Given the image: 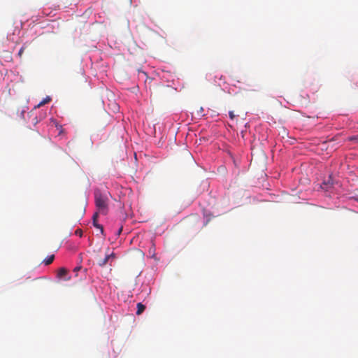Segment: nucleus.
Listing matches in <instances>:
<instances>
[{"mask_svg":"<svg viewBox=\"0 0 358 358\" xmlns=\"http://www.w3.org/2000/svg\"><path fill=\"white\" fill-rule=\"evenodd\" d=\"M357 201H358V199H357Z\"/></svg>","mask_w":358,"mask_h":358,"instance_id":"obj_14","label":"nucleus"},{"mask_svg":"<svg viewBox=\"0 0 358 358\" xmlns=\"http://www.w3.org/2000/svg\"><path fill=\"white\" fill-rule=\"evenodd\" d=\"M51 100V99L49 97V96H47L46 98H45L43 101H41L38 104V107H40V106H42L46 103H48V102H50Z\"/></svg>","mask_w":358,"mask_h":358,"instance_id":"obj_7","label":"nucleus"},{"mask_svg":"<svg viewBox=\"0 0 358 358\" xmlns=\"http://www.w3.org/2000/svg\"><path fill=\"white\" fill-rule=\"evenodd\" d=\"M229 115L230 119H231V120H234L235 117V115L233 111H229Z\"/></svg>","mask_w":358,"mask_h":358,"instance_id":"obj_8","label":"nucleus"},{"mask_svg":"<svg viewBox=\"0 0 358 358\" xmlns=\"http://www.w3.org/2000/svg\"><path fill=\"white\" fill-rule=\"evenodd\" d=\"M23 52H24V48H22L19 50L18 55H19L20 56H21V55H22Z\"/></svg>","mask_w":358,"mask_h":358,"instance_id":"obj_11","label":"nucleus"},{"mask_svg":"<svg viewBox=\"0 0 358 358\" xmlns=\"http://www.w3.org/2000/svg\"><path fill=\"white\" fill-rule=\"evenodd\" d=\"M93 225H94V227H96V229H99L100 232L101 233V234L104 236V234H103V232H104L103 227L101 224H99L97 222V221L94 220V222H93Z\"/></svg>","mask_w":358,"mask_h":358,"instance_id":"obj_5","label":"nucleus"},{"mask_svg":"<svg viewBox=\"0 0 358 358\" xmlns=\"http://www.w3.org/2000/svg\"><path fill=\"white\" fill-rule=\"evenodd\" d=\"M68 274V271L65 268H60L58 271L57 276L58 278H63L64 280H69L70 278H66Z\"/></svg>","mask_w":358,"mask_h":358,"instance_id":"obj_3","label":"nucleus"},{"mask_svg":"<svg viewBox=\"0 0 358 358\" xmlns=\"http://www.w3.org/2000/svg\"><path fill=\"white\" fill-rule=\"evenodd\" d=\"M122 227H121L118 231H117V235H120L121 233H122Z\"/></svg>","mask_w":358,"mask_h":358,"instance_id":"obj_12","label":"nucleus"},{"mask_svg":"<svg viewBox=\"0 0 358 358\" xmlns=\"http://www.w3.org/2000/svg\"><path fill=\"white\" fill-rule=\"evenodd\" d=\"M76 234H78L80 236H82V235H83V231H82L81 230H78H78H76Z\"/></svg>","mask_w":358,"mask_h":358,"instance_id":"obj_10","label":"nucleus"},{"mask_svg":"<svg viewBox=\"0 0 358 358\" xmlns=\"http://www.w3.org/2000/svg\"><path fill=\"white\" fill-rule=\"evenodd\" d=\"M145 309V306L142 304L141 303H137V311H136V314L138 315H141Z\"/></svg>","mask_w":358,"mask_h":358,"instance_id":"obj_4","label":"nucleus"},{"mask_svg":"<svg viewBox=\"0 0 358 358\" xmlns=\"http://www.w3.org/2000/svg\"><path fill=\"white\" fill-rule=\"evenodd\" d=\"M115 259V254L113 252L110 253V254H106V257L103 259H101L99 261L98 264L100 266H104L108 264V262L110 259Z\"/></svg>","mask_w":358,"mask_h":358,"instance_id":"obj_2","label":"nucleus"},{"mask_svg":"<svg viewBox=\"0 0 358 358\" xmlns=\"http://www.w3.org/2000/svg\"><path fill=\"white\" fill-rule=\"evenodd\" d=\"M97 218H98V213H95L92 217V219H93V222L95 221H97Z\"/></svg>","mask_w":358,"mask_h":358,"instance_id":"obj_9","label":"nucleus"},{"mask_svg":"<svg viewBox=\"0 0 358 358\" xmlns=\"http://www.w3.org/2000/svg\"><path fill=\"white\" fill-rule=\"evenodd\" d=\"M54 259H55V256L53 255H52L50 256H48L46 259H45L43 260V263L45 265H49L53 262Z\"/></svg>","mask_w":358,"mask_h":358,"instance_id":"obj_6","label":"nucleus"},{"mask_svg":"<svg viewBox=\"0 0 358 358\" xmlns=\"http://www.w3.org/2000/svg\"><path fill=\"white\" fill-rule=\"evenodd\" d=\"M110 194L108 192H101L96 189L94 192V201L99 213L106 215L108 210L109 197Z\"/></svg>","mask_w":358,"mask_h":358,"instance_id":"obj_1","label":"nucleus"},{"mask_svg":"<svg viewBox=\"0 0 358 358\" xmlns=\"http://www.w3.org/2000/svg\"><path fill=\"white\" fill-rule=\"evenodd\" d=\"M80 268H81L80 266L76 267L73 271H74V272H76V271H79Z\"/></svg>","mask_w":358,"mask_h":358,"instance_id":"obj_13","label":"nucleus"}]
</instances>
